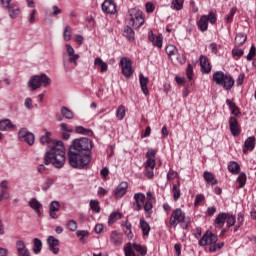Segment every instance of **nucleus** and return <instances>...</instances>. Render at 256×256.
Listing matches in <instances>:
<instances>
[{
  "instance_id": "1",
  "label": "nucleus",
  "mask_w": 256,
  "mask_h": 256,
  "mask_svg": "<svg viewBox=\"0 0 256 256\" xmlns=\"http://www.w3.org/2000/svg\"><path fill=\"white\" fill-rule=\"evenodd\" d=\"M93 141L89 138H78L72 141L68 151V161L70 167L83 169L91 163V150Z\"/></svg>"
},
{
  "instance_id": "2",
  "label": "nucleus",
  "mask_w": 256,
  "mask_h": 256,
  "mask_svg": "<svg viewBox=\"0 0 256 256\" xmlns=\"http://www.w3.org/2000/svg\"><path fill=\"white\" fill-rule=\"evenodd\" d=\"M65 144L63 141H53L50 150L44 155V164H53L56 169H61L65 165Z\"/></svg>"
},
{
  "instance_id": "3",
  "label": "nucleus",
  "mask_w": 256,
  "mask_h": 256,
  "mask_svg": "<svg viewBox=\"0 0 256 256\" xmlns=\"http://www.w3.org/2000/svg\"><path fill=\"white\" fill-rule=\"evenodd\" d=\"M212 81H214L216 85L223 87L224 91H231L235 86V79H233V76L226 74L223 71L214 72Z\"/></svg>"
},
{
  "instance_id": "4",
  "label": "nucleus",
  "mask_w": 256,
  "mask_h": 256,
  "mask_svg": "<svg viewBox=\"0 0 256 256\" xmlns=\"http://www.w3.org/2000/svg\"><path fill=\"white\" fill-rule=\"evenodd\" d=\"M47 87V85H51V79L48 78L45 74L35 75L30 78L28 81V87L32 89V91H37L40 87Z\"/></svg>"
},
{
  "instance_id": "5",
  "label": "nucleus",
  "mask_w": 256,
  "mask_h": 256,
  "mask_svg": "<svg viewBox=\"0 0 256 256\" xmlns=\"http://www.w3.org/2000/svg\"><path fill=\"white\" fill-rule=\"evenodd\" d=\"M128 21L129 25L132 27H142V25L145 23V18L143 17V11L132 8L128 12Z\"/></svg>"
},
{
  "instance_id": "6",
  "label": "nucleus",
  "mask_w": 256,
  "mask_h": 256,
  "mask_svg": "<svg viewBox=\"0 0 256 256\" xmlns=\"http://www.w3.org/2000/svg\"><path fill=\"white\" fill-rule=\"evenodd\" d=\"M209 23L212 25L217 23V16L213 12H210L208 15H202L197 21V26L198 29L202 32L205 33L207 29H209Z\"/></svg>"
},
{
  "instance_id": "7",
  "label": "nucleus",
  "mask_w": 256,
  "mask_h": 256,
  "mask_svg": "<svg viewBox=\"0 0 256 256\" xmlns=\"http://www.w3.org/2000/svg\"><path fill=\"white\" fill-rule=\"evenodd\" d=\"M121 73L126 79H130L133 76V63L131 59L124 57L120 60Z\"/></svg>"
},
{
  "instance_id": "8",
  "label": "nucleus",
  "mask_w": 256,
  "mask_h": 256,
  "mask_svg": "<svg viewBox=\"0 0 256 256\" xmlns=\"http://www.w3.org/2000/svg\"><path fill=\"white\" fill-rule=\"evenodd\" d=\"M171 227H177L181 223H185V212L181 208L172 211L169 221Z\"/></svg>"
},
{
  "instance_id": "9",
  "label": "nucleus",
  "mask_w": 256,
  "mask_h": 256,
  "mask_svg": "<svg viewBox=\"0 0 256 256\" xmlns=\"http://www.w3.org/2000/svg\"><path fill=\"white\" fill-rule=\"evenodd\" d=\"M219 241V237L211 231H206L205 234L199 240L200 247H205L207 245H213Z\"/></svg>"
},
{
  "instance_id": "10",
  "label": "nucleus",
  "mask_w": 256,
  "mask_h": 256,
  "mask_svg": "<svg viewBox=\"0 0 256 256\" xmlns=\"http://www.w3.org/2000/svg\"><path fill=\"white\" fill-rule=\"evenodd\" d=\"M18 138L20 141H24L28 145H33V143H35V134L29 132L27 128H21L18 131Z\"/></svg>"
},
{
  "instance_id": "11",
  "label": "nucleus",
  "mask_w": 256,
  "mask_h": 256,
  "mask_svg": "<svg viewBox=\"0 0 256 256\" xmlns=\"http://www.w3.org/2000/svg\"><path fill=\"white\" fill-rule=\"evenodd\" d=\"M102 11L107 15H115L117 13V4L115 0H105L102 3Z\"/></svg>"
},
{
  "instance_id": "12",
  "label": "nucleus",
  "mask_w": 256,
  "mask_h": 256,
  "mask_svg": "<svg viewBox=\"0 0 256 256\" xmlns=\"http://www.w3.org/2000/svg\"><path fill=\"white\" fill-rule=\"evenodd\" d=\"M143 205H145V194L143 193L134 194V203L132 205V209L134 211H141V209H143Z\"/></svg>"
},
{
  "instance_id": "13",
  "label": "nucleus",
  "mask_w": 256,
  "mask_h": 256,
  "mask_svg": "<svg viewBox=\"0 0 256 256\" xmlns=\"http://www.w3.org/2000/svg\"><path fill=\"white\" fill-rule=\"evenodd\" d=\"M47 243L49 251H51L54 255H59V239L55 238L54 236H49L47 238Z\"/></svg>"
},
{
  "instance_id": "14",
  "label": "nucleus",
  "mask_w": 256,
  "mask_h": 256,
  "mask_svg": "<svg viewBox=\"0 0 256 256\" xmlns=\"http://www.w3.org/2000/svg\"><path fill=\"white\" fill-rule=\"evenodd\" d=\"M148 39L154 47H157L158 49H161V47H163V35L159 34L158 36H155V34H153V31H149Z\"/></svg>"
},
{
  "instance_id": "15",
  "label": "nucleus",
  "mask_w": 256,
  "mask_h": 256,
  "mask_svg": "<svg viewBox=\"0 0 256 256\" xmlns=\"http://www.w3.org/2000/svg\"><path fill=\"white\" fill-rule=\"evenodd\" d=\"M229 127H230L231 134L234 137H239V135L241 133V129L239 128V122L237 121V118H235L233 116L230 117Z\"/></svg>"
},
{
  "instance_id": "16",
  "label": "nucleus",
  "mask_w": 256,
  "mask_h": 256,
  "mask_svg": "<svg viewBox=\"0 0 256 256\" xmlns=\"http://www.w3.org/2000/svg\"><path fill=\"white\" fill-rule=\"evenodd\" d=\"M6 9H8L9 17L11 19H17L21 13V9L19 7L15 6L14 4H11V2H8L7 4H2Z\"/></svg>"
},
{
  "instance_id": "17",
  "label": "nucleus",
  "mask_w": 256,
  "mask_h": 256,
  "mask_svg": "<svg viewBox=\"0 0 256 256\" xmlns=\"http://www.w3.org/2000/svg\"><path fill=\"white\" fill-rule=\"evenodd\" d=\"M127 189H129V184L127 182H121L114 191L116 199H121L127 193Z\"/></svg>"
},
{
  "instance_id": "18",
  "label": "nucleus",
  "mask_w": 256,
  "mask_h": 256,
  "mask_svg": "<svg viewBox=\"0 0 256 256\" xmlns=\"http://www.w3.org/2000/svg\"><path fill=\"white\" fill-rule=\"evenodd\" d=\"M199 61L202 73H206V75H208V73H211V64L209 63V58H207V56L205 55H201L199 57Z\"/></svg>"
},
{
  "instance_id": "19",
  "label": "nucleus",
  "mask_w": 256,
  "mask_h": 256,
  "mask_svg": "<svg viewBox=\"0 0 256 256\" xmlns=\"http://www.w3.org/2000/svg\"><path fill=\"white\" fill-rule=\"evenodd\" d=\"M61 209V204L59 201H52L49 206V215L51 219H59L57 212Z\"/></svg>"
},
{
  "instance_id": "20",
  "label": "nucleus",
  "mask_w": 256,
  "mask_h": 256,
  "mask_svg": "<svg viewBox=\"0 0 256 256\" xmlns=\"http://www.w3.org/2000/svg\"><path fill=\"white\" fill-rule=\"evenodd\" d=\"M255 149V138L254 136L248 137L244 142L243 153L247 154L249 151H253Z\"/></svg>"
},
{
  "instance_id": "21",
  "label": "nucleus",
  "mask_w": 256,
  "mask_h": 256,
  "mask_svg": "<svg viewBox=\"0 0 256 256\" xmlns=\"http://www.w3.org/2000/svg\"><path fill=\"white\" fill-rule=\"evenodd\" d=\"M139 83L143 94L149 95V88L147 87V85H149V78L145 77L142 73H140Z\"/></svg>"
},
{
  "instance_id": "22",
  "label": "nucleus",
  "mask_w": 256,
  "mask_h": 256,
  "mask_svg": "<svg viewBox=\"0 0 256 256\" xmlns=\"http://www.w3.org/2000/svg\"><path fill=\"white\" fill-rule=\"evenodd\" d=\"M110 241L116 247H119V245L123 243V235L121 233H117V231H112Z\"/></svg>"
},
{
  "instance_id": "23",
  "label": "nucleus",
  "mask_w": 256,
  "mask_h": 256,
  "mask_svg": "<svg viewBox=\"0 0 256 256\" xmlns=\"http://www.w3.org/2000/svg\"><path fill=\"white\" fill-rule=\"evenodd\" d=\"M7 129L17 130V125H14L13 122L9 119H4L0 121V131H7Z\"/></svg>"
},
{
  "instance_id": "24",
  "label": "nucleus",
  "mask_w": 256,
  "mask_h": 256,
  "mask_svg": "<svg viewBox=\"0 0 256 256\" xmlns=\"http://www.w3.org/2000/svg\"><path fill=\"white\" fill-rule=\"evenodd\" d=\"M123 35L128 39V41H135V31L130 26H126L124 28Z\"/></svg>"
},
{
  "instance_id": "25",
  "label": "nucleus",
  "mask_w": 256,
  "mask_h": 256,
  "mask_svg": "<svg viewBox=\"0 0 256 256\" xmlns=\"http://www.w3.org/2000/svg\"><path fill=\"white\" fill-rule=\"evenodd\" d=\"M204 180L206 183H208V185H217V179H215L213 173L209 171L204 172Z\"/></svg>"
},
{
  "instance_id": "26",
  "label": "nucleus",
  "mask_w": 256,
  "mask_h": 256,
  "mask_svg": "<svg viewBox=\"0 0 256 256\" xmlns=\"http://www.w3.org/2000/svg\"><path fill=\"white\" fill-rule=\"evenodd\" d=\"M33 245V252L35 255H39V252L43 249V242L39 238H34Z\"/></svg>"
},
{
  "instance_id": "27",
  "label": "nucleus",
  "mask_w": 256,
  "mask_h": 256,
  "mask_svg": "<svg viewBox=\"0 0 256 256\" xmlns=\"http://www.w3.org/2000/svg\"><path fill=\"white\" fill-rule=\"evenodd\" d=\"M184 3L185 0H172L170 7L171 9H174V11H181Z\"/></svg>"
},
{
  "instance_id": "28",
  "label": "nucleus",
  "mask_w": 256,
  "mask_h": 256,
  "mask_svg": "<svg viewBox=\"0 0 256 256\" xmlns=\"http://www.w3.org/2000/svg\"><path fill=\"white\" fill-rule=\"evenodd\" d=\"M140 227L142 229V233L145 237L149 235V231H151V226L144 219H140Z\"/></svg>"
},
{
  "instance_id": "29",
  "label": "nucleus",
  "mask_w": 256,
  "mask_h": 256,
  "mask_svg": "<svg viewBox=\"0 0 256 256\" xmlns=\"http://www.w3.org/2000/svg\"><path fill=\"white\" fill-rule=\"evenodd\" d=\"M228 214L227 213H220L217 215L215 219L216 225H219L220 227H223L225 225V221H227Z\"/></svg>"
},
{
  "instance_id": "30",
  "label": "nucleus",
  "mask_w": 256,
  "mask_h": 256,
  "mask_svg": "<svg viewBox=\"0 0 256 256\" xmlns=\"http://www.w3.org/2000/svg\"><path fill=\"white\" fill-rule=\"evenodd\" d=\"M75 132L79 133L80 135H87L88 137H91L93 135L92 129H87V128H84L83 126L76 127Z\"/></svg>"
},
{
  "instance_id": "31",
  "label": "nucleus",
  "mask_w": 256,
  "mask_h": 256,
  "mask_svg": "<svg viewBox=\"0 0 256 256\" xmlns=\"http://www.w3.org/2000/svg\"><path fill=\"white\" fill-rule=\"evenodd\" d=\"M245 41H247V35H245L243 33H239L236 35V37H235L236 47H241V45H243L245 43Z\"/></svg>"
},
{
  "instance_id": "32",
  "label": "nucleus",
  "mask_w": 256,
  "mask_h": 256,
  "mask_svg": "<svg viewBox=\"0 0 256 256\" xmlns=\"http://www.w3.org/2000/svg\"><path fill=\"white\" fill-rule=\"evenodd\" d=\"M226 105H228V107L230 108L232 115H239L241 113L239 111V107H237V105L234 102H232L231 100L227 99Z\"/></svg>"
},
{
  "instance_id": "33",
  "label": "nucleus",
  "mask_w": 256,
  "mask_h": 256,
  "mask_svg": "<svg viewBox=\"0 0 256 256\" xmlns=\"http://www.w3.org/2000/svg\"><path fill=\"white\" fill-rule=\"evenodd\" d=\"M135 247H134V244L132 243H127L125 246H124V253H125V256H135V251H134Z\"/></svg>"
},
{
  "instance_id": "34",
  "label": "nucleus",
  "mask_w": 256,
  "mask_h": 256,
  "mask_svg": "<svg viewBox=\"0 0 256 256\" xmlns=\"http://www.w3.org/2000/svg\"><path fill=\"white\" fill-rule=\"evenodd\" d=\"M97 66L100 69V73H107V70L109 69L107 62H104L101 58H97Z\"/></svg>"
},
{
  "instance_id": "35",
  "label": "nucleus",
  "mask_w": 256,
  "mask_h": 256,
  "mask_svg": "<svg viewBox=\"0 0 256 256\" xmlns=\"http://www.w3.org/2000/svg\"><path fill=\"white\" fill-rule=\"evenodd\" d=\"M240 169L241 168L239 167V163L237 162H230L228 165V171H230V173H233L234 175H238Z\"/></svg>"
},
{
  "instance_id": "36",
  "label": "nucleus",
  "mask_w": 256,
  "mask_h": 256,
  "mask_svg": "<svg viewBox=\"0 0 256 256\" xmlns=\"http://www.w3.org/2000/svg\"><path fill=\"white\" fill-rule=\"evenodd\" d=\"M172 193L174 201H179L181 198V189L179 188V183L173 185Z\"/></svg>"
},
{
  "instance_id": "37",
  "label": "nucleus",
  "mask_w": 256,
  "mask_h": 256,
  "mask_svg": "<svg viewBox=\"0 0 256 256\" xmlns=\"http://www.w3.org/2000/svg\"><path fill=\"white\" fill-rule=\"evenodd\" d=\"M125 106L120 105L116 111V117L119 121H123L125 119V113H126Z\"/></svg>"
},
{
  "instance_id": "38",
  "label": "nucleus",
  "mask_w": 256,
  "mask_h": 256,
  "mask_svg": "<svg viewBox=\"0 0 256 256\" xmlns=\"http://www.w3.org/2000/svg\"><path fill=\"white\" fill-rule=\"evenodd\" d=\"M122 217H123V215L119 212H114V213L110 214L109 219H108L109 225H113V223H115L116 221H119V219H121Z\"/></svg>"
},
{
  "instance_id": "39",
  "label": "nucleus",
  "mask_w": 256,
  "mask_h": 256,
  "mask_svg": "<svg viewBox=\"0 0 256 256\" xmlns=\"http://www.w3.org/2000/svg\"><path fill=\"white\" fill-rule=\"evenodd\" d=\"M61 113L63 115V117H65V119H73V111H71L69 108L67 107H62L61 108Z\"/></svg>"
},
{
  "instance_id": "40",
  "label": "nucleus",
  "mask_w": 256,
  "mask_h": 256,
  "mask_svg": "<svg viewBox=\"0 0 256 256\" xmlns=\"http://www.w3.org/2000/svg\"><path fill=\"white\" fill-rule=\"evenodd\" d=\"M40 143L42 145H45V143H48V145H51V132H45V135L40 137Z\"/></svg>"
},
{
  "instance_id": "41",
  "label": "nucleus",
  "mask_w": 256,
  "mask_h": 256,
  "mask_svg": "<svg viewBox=\"0 0 256 256\" xmlns=\"http://www.w3.org/2000/svg\"><path fill=\"white\" fill-rule=\"evenodd\" d=\"M29 207H31V209H33L35 211L37 209H41V207H43V205H41L40 202L37 199L32 198L29 201Z\"/></svg>"
},
{
  "instance_id": "42",
  "label": "nucleus",
  "mask_w": 256,
  "mask_h": 256,
  "mask_svg": "<svg viewBox=\"0 0 256 256\" xmlns=\"http://www.w3.org/2000/svg\"><path fill=\"white\" fill-rule=\"evenodd\" d=\"M237 181L239 183V188L243 189V187H245V183H247V175H245V173H241L238 176Z\"/></svg>"
},
{
  "instance_id": "43",
  "label": "nucleus",
  "mask_w": 256,
  "mask_h": 256,
  "mask_svg": "<svg viewBox=\"0 0 256 256\" xmlns=\"http://www.w3.org/2000/svg\"><path fill=\"white\" fill-rule=\"evenodd\" d=\"M166 53L168 57H173V55L177 54V48L175 47V45H168L166 47Z\"/></svg>"
},
{
  "instance_id": "44",
  "label": "nucleus",
  "mask_w": 256,
  "mask_h": 256,
  "mask_svg": "<svg viewBox=\"0 0 256 256\" xmlns=\"http://www.w3.org/2000/svg\"><path fill=\"white\" fill-rule=\"evenodd\" d=\"M71 26H66L64 28L63 37L64 41H71Z\"/></svg>"
},
{
  "instance_id": "45",
  "label": "nucleus",
  "mask_w": 256,
  "mask_h": 256,
  "mask_svg": "<svg viewBox=\"0 0 256 256\" xmlns=\"http://www.w3.org/2000/svg\"><path fill=\"white\" fill-rule=\"evenodd\" d=\"M235 13H237V8L236 7L231 8L229 14L225 18V23H231V21H233V17L235 16Z\"/></svg>"
},
{
  "instance_id": "46",
  "label": "nucleus",
  "mask_w": 256,
  "mask_h": 256,
  "mask_svg": "<svg viewBox=\"0 0 256 256\" xmlns=\"http://www.w3.org/2000/svg\"><path fill=\"white\" fill-rule=\"evenodd\" d=\"M16 249H17V253H19L21 251H25V249H27V246L25 245V241L17 240L16 241Z\"/></svg>"
},
{
  "instance_id": "47",
  "label": "nucleus",
  "mask_w": 256,
  "mask_h": 256,
  "mask_svg": "<svg viewBox=\"0 0 256 256\" xmlns=\"http://www.w3.org/2000/svg\"><path fill=\"white\" fill-rule=\"evenodd\" d=\"M62 13H63V10H61L59 6L57 5L52 6V11L50 12V15L52 17H57V15H61Z\"/></svg>"
},
{
  "instance_id": "48",
  "label": "nucleus",
  "mask_w": 256,
  "mask_h": 256,
  "mask_svg": "<svg viewBox=\"0 0 256 256\" xmlns=\"http://www.w3.org/2000/svg\"><path fill=\"white\" fill-rule=\"evenodd\" d=\"M134 250L140 253L142 256L147 255V248H143V246L139 244H134Z\"/></svg>"
},
{
  "instance_id": "49",
  "label": "nucleus",
  "mask_w": 256,
  "mask_h": 256,
  "mask_svg": "<svg viewBox=\"0 0 256 256\" xmlns=\"http://www.w3.org/2000/svg\"><path fill=\"white\" fill-rule=\"evenodd\" d=\"M256 55L255 45H252L248 55L246 56L247 61H253V57Z\"/></svg>"
},
{
  "instance_id": "50",
  "label": "nucleus",
  "mask_w": 256,
  "mask_h": 256,
  "mask_svg": "<svg viewBox=\"0 0 256 256\" xmlns=\"http://www.w3.org/2000/svg\"><path fill=\"white\" fill-rule=\"evenodd\" d=\"M203 201H205V196H203V194L196 195L195 201H194L195 207H199V205H201V203H203Z\"/></svg>"
},
{
  "instance_id": "51",
  "label": "nucleus",
  "mask_w": 256,
  "mask_h": 256,
  "mask_svg": "<svg viewBox=\"0 0 256 256\" xmlns=\"http://www.w3.org/2000/svg\"><path fill=\"white\" fill-rule=\"evenodd\" d=\"M51 185H53V179L51 178L46 179L42 185V190L47 191L48 189L51 188Z\"/></svg>"
},
{
  "instance_id": "52",
  "label": "nucleus",
  "mask_w": 256,
  "mask_h": 256,
  "mask_svg": "<svg viewBox=\"0 0 256 256\" xmlns=\"http://www.w3.org/2000/svg\"><path fill=\"white\" fill-rule=\"evenodd\" d=\"M227 227H233L235 225V216L228 214L226 218Z\"/></svg>"
},
{
  "instance_id": "53",
  "label": "nucleus",
  "mask_w": 256,
  "mask_h": 256,
  "mask_svg": "<svg viewBox=\"0 0 256 256\" xmlns=\"http://www.w3.org/2000/svg\"><path fill=\"white\" fill-rule=\"evenodd\" d=\"M156 162L153 158H147L146 169H155Z\"/></svg>"
},
{
  "instance_id": "54",
  "label": "nucleus",
  "mask_w": 256,
  "mask_h": 256,
  "mask_svg": "<svg viewBox=\"0 0 256 256\" xmlns=\"http://www.w3.org/2000/svg\"><path fill=\"white\" fill-rule=\"evenodd\" d=\"M9 197V190H0V201H5L6 199H9Z\"/></svg>"
},
{
  "instance_id": "55",
  "label": "nucleus",
  "mask_w": 256,
  "mask_h": 256,
  "mask_svg": "<svg viewBox=\"0 0 256 256\" xmlns=\"http://www.w3.org/2000/svg\"><path fill=\"white\" fill-rule=\"evenodd\" d=\"M67 227L70 231H77V222H75V220H70L67 223Z\"/></svg>"
},
{
  "instance_id": "56",
  "label": "nucleus",
  "mask_w": 256,
  "mask_h": 256,
  "mask_svg": "<svg viewBox=\"0 0 256 256\" xmlns=\"http://www.w3.org/2000/svg\"><path fill=\"white\" fill-rule=\"evenodd\" d=\"M243 50L242 49H239V48H234L233 50H232V55L234 56V57H243Z\"/></svg>"
},
{
  "instance_id": "57",
  "label": "nucleus",
  "mask_w": 256,
  "mask_h": 256,
  "mask_svg": "<svg viewBox=\"0 0 256 256\" xmlns=\"http://www.w3.org/2000/svg\"><path fill=\"white\" fill-rule=\"evenodd\" d=\"M145 7H146L147 13H153L155 11V5H153V3H151V2H147L145 4Z\"/></svg>"
},
{
  "instance_id": "58",
  "label": "nucleus",
  "mask_w": 256,
  "mask_h": 256,
  "mask_svg": "<svg viewBox=\"0 0 256 256\" xmlns=\"http://www.w3.org/2000/svg\"><path fill=\"white\" fill-rule=\"evenodd\" d=\"M79 54H73L69 57V63H74V67H77V59H79Z\"/></svg>"
},
{
  "instance_id": "59",
  "label": "nucleus",
  "mask_w": 256,
  "mask_h": 256,
  "mask_svg": "<svg viewBox=\"0 0 256 256\" xmlns=\"http://www.w3.org/2000/svg\"><path fill=\"white\" fill-rule=\"evenodd\" d=\"M215 213H217V208H215L214 206L209 207L206 211V215L208 217H213L215 215Z\"/></svg>"
},
{
  "instance_id": "60",
  "label": "nucleus",
  "mask_w": 256,
  "mask_h": 256,
  "mask_svg": "<svg viewBox=\"0 0 256 256\" xmlns=\"http://www.w3.org/2000/svg\"><path fill=\"white\" fill-rule=\"evenodd\" d=\"M155 155H157V150H155V149H149L146 153L147 159H153V157H155Z\"/></svg>"
},
{
  "instance_id": "61",
  "label": "nucleus",
  "mask_w": 256,
  "mask_h": 256,
  "mask_svg": "<svg viewBox=\"0 0 256 256\" xmlns=\"http://www.w3.org/2000/svg\"><path fill=\"white\" fill-rule=\"evenodd\" d=\"M186 73H187L188 79L190 80L193 79V66L191 64L188 65Z\"/></svg>"
},
{
  "instance_id": "62",
  "label": "nucleus",
  "mask_w": 256,
  "mask_h": 256,
  "mask_svg": "<svg viewBox=\"0 0 256 256\" xmlns=\"http://www.w3.org/2000/svg\"><path fill=\"white\" fill-rule=\"evenodd\" d=\"M24 105L26 109H33V100L31 98H26Z\"/></svg>"
},
{
  "instance_id": "63",
  "label": "nucleus",
  "mask_w": 256,
  "mask_h": 256,
  "mask_svg": "<svg viewBox=\"0 0 256 256\" xmlns=\"http://www.w3.org/2000/svg\"><path fill=\"white\" fill-rule=\"evenodd\" d=\"M100 175L103 179L107 178L109 176V168L108 167H104L101 171H100Z\"/></svg>"
},
{
  "instance_id": "64",
  "label": "nucleus",
  "mask_w": 256,
  "mask_h": 256,
  "mask_svg": "<svg viewBox=\"0 0 256 256\" xmlns=\"http://www.w3.org/2000/svg\"><path fill=\"white\" fill-rule=\"evenodd\" d=\"M18 256H31V252L26 248L25 250L18 252Z\"/></svg>"
}]
</instances>
